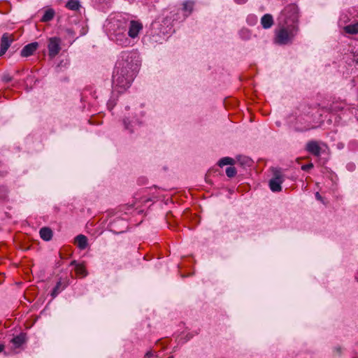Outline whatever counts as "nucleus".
I'll return each instance as SVG.
<instances>
[{"instance_id":"obj_31","label":"nucleus","mask_w":358,"mask_h":358,"mask_svg":"<svg viewBox=\"0 0 358 358\" xmlns=\"http://www.w3.org/2000/svg\"><path fill=\"white\" fill-rule=\"evenodd\" d=\"M193 336H194L193 334H188L187 335L186 341H188V340H189L190 338H192L193 337Z\"/></svg>"},{"instance_id":"obj_27","label":"nucleus","mask_w":358,"mask_h":358,"mask_svg":"<svg viewBox=\"0 0 358 358\" xmlns=\"http://www.w3.org/2000/svg\"><path fill=\"white\" fill-rule=\"evenodd\" d=\"M11 80H12V78L9 75H5L3 77V80L6 82V83H8V82L11 81Z\"/></svg>"},{"instance_id":"obj_11","label":"nucleus","mask_w":358,"mask_h":358,"mask_svg":"<svg viewBox=\"0 0 358 358\" xmlns=\"http://www.w3.org/2000/svg\"><path fill=\"white\" fill-rule=\"evenodd\" d=\"M75 244L80 250H84L87 246V238L85 235L80 234L75 238Z\"/></svg>"},{"instance_id":"obj_17","label":"nucleus","mask_w":358,"mask_h":358,"mask_svg":"<svg viewBox=\"0 0 358 358\" xmlns=\"http://www.w3.org/2000/svg\"><path fill=\"white\" fill-rule=\"evenodd\" d=\"M80 3L78 0H69L66 7L71 10H78L80 8Z\"/></svg>"},{"instance_id":"obj_9","label":"nucleus","mask_w":358,"mask_h":358,"mask_svg":"<svg viewBox=\"0 0 358 358\" xmlns=\"http://www.w3.org/2000/svg\"><path fill=\"white\" fill-rule=\"evenodd\" d=\"M38 43L37 42H33L26 45L21 50L20 55L22 57H27L32 55L34 52L37 50Z\"/></svg>"},{"instance_id":"obj_30","label":"nucleus","mask_w":358,"mask_h":358,"mask_svg":"<svg viewBox=\"0 0 358 358\" xmlns=\"http://www.w3.org/2000/svg\"><path fill=\"white\" fill-rule=\"evenodd\" d=\"M315 198H316L318 201H322V196L320 194V193H319V192H316V194H315Z\"/></svg>"},{"instance_id":"obj_6","label":"nucleus","mask_w":358,"mask_h":358,"mask_svg":"<svg viewBox=\"0 0 358 358\" xmlns=\"http://www.w3.org/2000/svg\"><path fill=\"white\" fill-rule=\"evenodd\" d=\"M62 41L58 37H52L48 39V55L50 58L55 57L61 50Z\"/></svg>"},{"instance_id":"obj_3","label":"nucleus","mask_w":358,"mask_h":358,"mask_svg":"<svg viewBox=\"0 0 358 358\" xmlns=\"http://www.w3.org/2000/svg\"><path fill=\"white\" fill-rule=\"evenodd\" d=\"M116 28L113 31V40L121 46L127 47L131 45V41L126 31L127 30V20H119L117 22Z\"/></svg>"},{"instance_id":"obj_8","label":"nucleus","mask_w":358,"mask_h":358,"mask_svg":"<svg viewBox=\"0 0 358 358\" xmlns=\"http://www.w3.org/2000/svg\"><path fill=\"white\" fill-rule=\"evenodd\" d=\"M13 41L14 38L12 34H9L8 33L3 34L1 40L0 56H2L6 53Z\"/></svg>"},{"instance_id":"obj_7","label":"nucleus","mask_w":358,"mask_h":358,"mask_svg":"<svg viewBox=\"0 0 358 358\" xmlns=\"http://www.w3.org/2000/svg\"><path fill=\"white\" fill-rule=\"evenodd\" d=\"M282 175L280 171H275L273 177L269 180V187L272 192H278L282 189L281 184L283 182Z\"/></svg>"},{"instance_id":"obj_10","label":"nucleus","mask_w":358,"mask_h":358,"mask_svg":"<svg viewBox=\"0 0 358 358\" xmlns=\"http://www.w3.org/2000/svg\"><path fill=\"white\" fill-rule=\"evenodd\" d=\"M306 150L315 156H320L321 148L317 142L311 141L306 144Z\"/></svg>"},{"instance_id":"obj_12","label":"nucleus","mask_w":358,"mask_h":358,"mask_svg":"<svg viewBox=\"0 0 358 358\" xmlns=\"http://www.w3.org/2000/svg\"><path fill=\"white\" fill-rule=\"evenodd\" d=\"M26 342V335L24 334H20L10 341V343L13 345L15 348H20Z\"/></svg>"},{"instance_id":"obj_29","label":"nucleus","mask_w":358,"mask_h":358,"mask_svg":"<svg viewBox=\"0 0 358 358\" xmlns=\"http://www.w3.org/2000/svg\"><path fill=\"white\" fill-rule=\"evenodd\" d=\"M234 1L238 4H243L245 3L248 0H234Z\"/></svg>"},{"instance_id":"obj_4","label":"nucleus","mask_w":358,"mask_h":358,"mask_svg":"<svg viewBox=\"0 0 358 358\" xmlns=\"http://www.w3.org/2000/svg\"><path fill=\"white\" fill-rule=\"evenodd\" d=\"M280 19H282L285 24L290 22L295 24L298 20V8L295 4H289L282 11Z\"/></svg>"},{"instance_id":"obj_19","label":"nucleus","mask_w":358,"mask_h":358,"mask_svg":"<svg viewBox=\"0 0 358 358\" xmlns=\"http://www.w3.org/2000/svg\"><path fill=\"white\" fill-rule=\"evenodd\" d=\"M64 289V286H62L61 281L57 282L51 293V296H52V298L56 297Z\"/></svg>"},{"instance_id":"obj_16","label":"nucleus","mask_w":358,"mask_h":358,"mask_svg":"<svg viewBox=\"0 0 358 358\" xmlns=\"http://www.w3.org/2000/svg\"><path fill=\"white\" fill-rule=\"evenodd\" d=\"M344 31L350 34H357L358 33V22L344 27Z\"/></svg>"},{"instance_id":"obj_18","label":"nucleus","mask_w":358,"mask_h":358,"mask_svg":"<svg viewBox=\"0 0 358 358\" xmlns=\"http://www.w3.org/2000/svg\"><path fill=\"white\" fill-rule=\"evenodd\" d=\"M54 15H55L54 10L52 9H48V10H45V12L44 13V14L41 18V21L42 22H49L54 17Z\"/></svg>"},{"instance_id":"obj_23","label":"nucleus","mask_w":358,"mask_h":358,"mask_svg":"<svg viewBox=\"0 0 358 358\" xmlns=\"http://www.w3.org/2000/svg\"><path fill=\"white\" fill-rule=\"evenodd\" d=\"M193 9V3L191 1H185L183 3V10L187 11L189 13L192 12Z\"/></svg>"},{"instance_id":"obj_14","label":"nucleus","mask_w":358,"mask_h":358,"mask_svg":"<svg viewBox=\"0 0 358 358\" xmlns=\"http://www.w3.org/2000/svg\"><path fill=\"white\" fill-rule=\"evenodd\" d=\"M39 234L41 238L45 241L51 240L52 237V231L49 227L41 228Z\"/></svg>"},{"instance_id":"obj_33","label":"nucleus","mask_w":358,"mask_h":358,"mask_svg":"<svg viewBox=\"0 0 358 358\" xmlns=\"http://www.w3.org/2000/svg\"><path fill=\"white\" fill-rule=\"evenodd\" d=\"M124 125H125V128H126V129H129L128 125H127V121H126L125 120H124Z\"/></svg>"},{"instance_id":"obj_26","label":"nucleus","mask_w":358,"mask_h":358,"mask_svg":"<svg viewBox=\"0 0 358 358\" xmlns=\"http://www.w3.org/2000/svg\"><path fill=\"white\" fill-rule=\"evenodd\" d=\"M313 167V164L312 163H309L307 164H304L301 166V169L303 171H307L310 169H311Z\"/></svg>"},{"instance_id":"obj_32","label":"nucleus","mask_w":358,"mask_h":358,"mask_svg":"<svg viewBox=\"0 0 358 358\" xmlns=\"http://www.w3.org/2000/svg\"><path fill=\"white\" fill-rule=\"evenodd\" d=\"M5 348V345L3 344H0V352H3Z\"/></svg>"},{"instance_id":"obj_1","label":"nucleus","mask_w":358,"mask_h":358,"mask_svg":"<svg viewBox=\"0 0 358 358\" xmlns=\"http://www.w3.org/2000/svg\"><path fill=\"white\" fill-rule=\"evenodd\" d=\"M136 53L131 51H123L116 62L113 75V87L118 93L127 90L134 80V71L137 64H134Z\"/></svg>"},{"instance_id":"obj_25","label":"nucleus","mask_w":358,"mask_h":358,"mask_svg":"<svg viewBox=\"0 0 358 358\" xmlns=\"http://www.w3.org/2000/svg\"><path fill=\"white\" fill-rule=\"evenodd\" d=\"M342 352H343V350L341 346L338 345V346H336L334 348V352L336 355L341 356L342 355Z\"/></svg>"},{"instance_id":"obj_24","label":"nucleus","mask_w":358,"mask_h":358,"mask_svg":"<svg viewBox=\"0 0 358 358\" xmlns=\"http://www.w3.org/2000/svg\"><path fill=\"white\" fill-rule=\"evenodd\" d=\"M8 190L6 187L0 188V197L1 199H5L7 196Z\"/></svg>"},{"instance_id":"obj_13","label":"nucleus","mask_w":358,"mask_h":358,"mask_svg":"<svg viewBox=\"0 0 358 358\" xmlns=\"http://www.w3.org/2000/svg\"><path fill=\"white\" fill-rule=\"evenodd\" d=\"M261 24L264 29H269L273 24V19L271 15L265 14L261 19Z\"/></svg>"},{"instance_id":"obj_28","label":"nucleus","mask_w":358,"mask_h":358,"mask_svg":"<svg viewBox=\"0 0 358 358\" xmlns=\"http://www.w3.org/2000/svg\"><path fill=\"white\" fill-rule=\"evenodd\" d=\"M154 356V354L152 351H148L145 355V358H151Z\"/></svg>"},{"instance_id":"obj_22","label":"nucleus","mask_w":358,"mask_h":358,"mask_svg":"<svg viewBox=\"0 0 358 358\" xmlns=\"http://www.w3.org/2000/svg\"><path fill=\"white\" fill-rule=\"evenodd\" d=\"M239 35L243 39H248L250 36V32L247 29H242L239 31Z\"/></svg>"},{"instance_id":"obj_21","label":"nucleus","mask_w":358,"mask_h":358,"mask_svg":"<svg viewBox=\"0 0 358 358\" xmlns=\"http://www.w3.org/2000/svg\"><path fill=\"white\" fill-rule=\"evenodd\" d=\"M226 174L229 178H233L236 174V169L234 166H229L226 169Z\"/></svg>"},{"instance_id":"obj_20","label":"nucleus","mask_w":358,"mask_h":358,"mask_svg":"<svg viewBox=\"0 0 358 358\" xmlns=\"http://www.w3.org/2000/svg\"><path fill=\"white\" fill-rule=\"evenodd\" d=\"M234 162V159L232 158H230V157H223L222 158L219 162H218V165L220 166V167H222L225 165H231Z\"/></svg>"},{"instance_id":"obj_5","label":"nucleus","mask_w":358,"mask_h":358,"mask_svg":"<svg viewBox=\"0 0 358 358\" xmlns=\"http://www.w3.org/2000/svg\"><path fill=\"white\" fill-rule=\"evenodd\" d=\"M127 35L131 39L138 37L139 33L143 30V24L138 20L127 21Z\"/></svg>"},{"instance_id":"obj_2","label":"nucleus","mask_w":358,"mask_h":358,"mask_svg":"<svg viewBox=\"0 0 358 358\" xmlns=\"http://www.w3.org/2000/svg\"><path fill=\"white\" fill-rule=\"evenodd\" d=\"M286 24V27H282L275 32V42L280 45L291 43L298 31L296 24Z\"/></svg>"},{"instance_id":"obj_15","label":"nucleus","mask_w":358,"mask_h":358,"mask_svg":"<svg viewBox=\"0 0 358 358\" xmlns=\"http://www.w3.org/2000/svg\"><path fill=\"white\" fill-rule=\"evenodd\" d=\"M71 265H75V269L76 273L78 275H82L83 277H85L87 275V271L85 267V266L82 264H77L76 261H73L71 263Z\"/></svg>"}]
</instances>
